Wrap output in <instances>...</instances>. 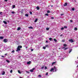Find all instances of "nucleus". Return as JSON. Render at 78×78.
Segmentation results:
<instances>
[{
    "instance_id": "obj_2",
    "label": "nucleus",
    "mask_w": 78,
    "mask_h": 78,
    "mask_svg": "<svg viewBox=\"0 0 78 78\" xmlns=\"http://www.w3.org/2000/svg\"><path fill=\"white\" fill-rule=\"evenodd\" d=\"M3 41L4 42H5V43H7V42H8V41L7 40V39H4V40Z\"/></svg>"
},
{
    "instance_id": "obj_60",
    "label": "nucleus",
    "mask_w": 78,
    "mask_h": 78,
    "mask_svg": "<svg viewBox=\"0 0 78 78\" xmlns=\"http://www.w3.org/2000/svg\"><path fill=\"white\" fill-rule=\"evenodd\" d=\"M74 2H76V0L74 1Z\"/></svg>"
},
{
    "instance_id": "obj_35",
    "label": "nucleus",
    "mask_w": 78,
    "mask_h": 78,
    "mask_svg": "<svg viewBox=\"0 0 78 78\" xmlns=\"http://www.w3.org/2000/svg\"><path fill=\"white\" fill-rule=\"evenodd\" d=\"M18 73L20 74V71L18 70Z\"/></svg>"
},
{
    "instance_id": "obj_8",
    "label": "nucleus",
    "mask_w": 78,
    "mask_h": 78,
    "mask_svg": "<svg viewBox=\"0 0 78 78\" xmlns=\"http://www.w3.org/2000/svg\"><path fill=\"white\" fill-rule=\"evenodd\" d=\"M54 70V68H52L51 69H50V72H51L52 71H53V70Z\"/></svg>"
},
{
    "instance_id": "obj_23",
    "label": "nucleus",
    "mask_w": 78,
    "mask_h": 78,
    "mask_svg": "<svg viewBox=\"0 0 78 78\" xmlns=\"http://www.w3.org/2000/svg\"><path fill=\"white\" fill-rule=\"evenodd\" d=\"M11 13L14 14H15V13L13 11V12H11Z\"/></svg>"
},
{
    "instance_id": "obj_36",
    "label": "nucleus",
    "mask_w": 78,
    "mask_h": 78,
    "mask_svg": "<svg viewBox=\"0 0 78 78\" xmlns=\"http://www.w3.org/2000/svg\"><path fill=\"white\" fill-rule=\"evenodd\" d=\"M45 16H48V14H47V13L45 14Z\"/></svg>"
},
{
    "instance_id": "obj_59",
    "label": "nucleus",
    "mask_w": 78,
    "mask_h": 78,
    "mask_svg": "<svg viewBox=\"0 0 78 78\" xmlns=\"http://www.w3.org/2000/svg\"><path fill=\"white\" fill-rule=\"evenodd\" d=\"M77 67H78V65L77 66Z\"/></svg>"
},
{
    "instance_id": "obj_24",
    "label": "nucleus",
    "mask_w": 78,
    "mask_h": 78,
    "mask_svg": "<svg viewBox=\"0 0 78 78\" xmlns=\"http://www.w3.org/2000/svg\"><path fill=\"white\" fill-rule=\"evenodd\" d=\"M45 68L44 66H42V67H41V69H43L44 68Z\"/></svg>"
},
{
    "instance_id": "obj_34",
    "label": "nucleus",
    "mask_w": 78,
    "mask_h": 78,
    "mask_svg": "<svg viewBox=\"0 0 78 78\" xmlns=\"http://www.w3.org/2000/svg\"><path fill=\"white\" fill-rule=\"evenodd\" d=\"M53 19H54V17H51V19L53 20Z\"/></svg>"
},
{
    "instance_id": "obj_22",
    "label": "nucleus",
    "mask_w": 78,
    "mask_h": 78,
    "mask_svg": "<svg viewBox=\"0 0 78 78\" xmlns=\"http://www.w3.org/2000/svg\"><path fill=\"white\" fill-rule=\"evenodd\" d=\"M45 47V48H47L49 47V46H48V45H46L45 46V47Z\"/></svg>"
},
{
    "instance_id": "obj_40",
    "label": "nucleus",
    "mask_w": 78,
    "mask_h": 78,
    "mask_svg": "<svg viewBox=\"0 0 78 78\" xmlns=\"http://www.w3.org/2000/svg\"><path fill=\"white\" fill-rule=\"evenodd\" d=\"M30 14L32 15V12H30Z\"/></svg>"
},
{
    "instance_id": "obj_32",
    "label": "nucleus",
    "mask_w": 78,
    "mask_h": 78,
    "mask_svg": "<svg viewBox=\"0 0 78 78\" xmlns=\"http://www.w3.org/2000/svg\"><path fill=\"white\" fill-rule=\"evenodd\" d=\"M65 42V40H62V42Z\"/></svg>"
},
{
    "instance_id": "obj_48",
    "label": "nucleus",
    "mask_w": 78,
    "mask_h": 78,
    "mask_svg": "<svg viewBox=\"0 0 78 78\" xmlns=\"http://www.w3.org/2000/svg\"><path fill=\"white\" fill-rule=\"evenodd\" d=\"M53 67L55 69H56V67H55V66H53Z\"/></svg>"
},
{
    "instance_id": "obj_10",
    "label": "nucleus",
    "mask_w": 78,
    "mask_h": 78,
    "mask_svg": "<svg viewBox=\"0 0 78 78\" xmlns=\"http://www.w3.org/2000/svg\"><path fill=\"white\" fill-rule=\"evenodd\" d=\"M28 28H29V29H33V27H28Z\"/></svg>"
},
{
    "instance_id": "obj_47",
    "label": "nucleus",
    "mask_w": 78,
    "mask_h": 78,
    "mask_svg": "<svg viewBox=\"0 0 78 78\" xmlns=\"http://www.w3.org/2000/svg\"><path fill=\"white\" fill-rule=\"evenodd\" d=\"M7 1H8V0H5V2H7Z\"/></svg>"
},
{
    "instance_id": "obj_57",
    "label": "nucleus",
    "mask_w": 78,
    "mask_h": 78,
    "mask_svg": "<svg viewBox=\"0 0 78 78\" xmlns=\"http://www.w3.org/2000/svg\"><path fill=\"white\" fill-rule=\"evenodd\" d=\"M51 7H53V5H51Z\"/></svg>"
},
{
    "instance_id": "obj_52",
    "label": "nucleus",
    "mask_w": 78,
    "mask_h": 78,
    "mask_svg": "<svg viewBox=\"0 0 78 78\" xmlns=\"http://www.w3.org/2000/svg\"><path fill=\"white\" fill-rule=\"evenodd\" d=\"M46 43H48V41H46Z\"/></svg>"
},
{
    "instance_id": "obj_41",
    "label": "nucleus",
    "mask_w": 78,
    "mask_h": 78,
    "mask_svg": "<svg viewBox=\"0 0 78 78\" xmlns=\"http://www.w3.org/2000/svg\"><path fill=\"white\" fill-rule=\"evenodd\" d=\"M46 76H47L48 75V73H46Z\"/></svg>"
},
{
    "instance_id": "obj_28",
    "label": "nucleus",
    "mask_w": 78,
    "mask_h": 78,
    "mask_svg": "<svg viewBox=\"0 0 78 78\" xmlns=\"http://www.w3.org/2000/svg\"><path fill=\"white\" fill-rule=\"evenodd\" d=\"M12 71H13L12 70H11L10 71V73H12Z\"/></svg>"
},
{
    "instance_id": "obj_12",
    "label": "nucleus",
    "mask_w": 78,
    "mask_h": 78,
    "mask_svg": "<svg viewBox=\"0 0 78 78\" xmlns=\"http://www.w3.org/2000/svg\"><path fill=\"white\" fill-rule=\"evenodd\" d=\"M3 38H4V37H2V36L0 37V39H2Z\"/></svg>"
},
{
    "instance_id": "obj_14",
    "label": "nucleus",
    "mask_w": 78,
    "mask_h": 78,
    "mask_svg": "<svg viewBox=\"0 0 78 78\" xmlns=\"http://www.w3.org/2000/svg\"><path fill=\"white\" fill-rule=\"evenodd\" d=\"M39 9H40V7H37V10H39Z\"/></svg>"
},
{
    "instance_id": "obj_6",
    "label": "nucleus",
    "mask_w": 78,
    "mask_h": 78,
    "mask_svg": "<svg viewBox=\"0 0 78 78\" xmlns=\"http://www.w3.org/2000/svg\"><path fill=\"white\" fill-rule=\"evenodd\" d=\"M31 63V62L29 61L27 62V64H28V65L30 64Z\"/></svg>"
},
{
    "instance_id": "obj_30",
    "label": "nucleus",
    "mask_w": 78,
    "mask_h": 78,
    "mask_svg": "<svg viewBox=\"0 0 78 78\" xmlns=\"http://www.w3.org/2000/svg\"><path fill=\"white\" fill-rule=\"evenodd\" d=\"M25 16L28 17V14H25Z\"/></svg>"
},
{
    "instance_id": "obj_7",
    "label": "nucleus",
    "mask_w": 78,
    "mask_h": 78,
    "mask_svg": "<svg viewBox=\"0 0 78 78\" xmlns=\"http://www.w3.org/2000/svg\"><path fill=\"white\" fill-rule=\"evenodd\" d=\"M67 3H65V4L63 5V6H67Z\"/></svg>"
},
{
    "instance_id": "obj_58",
    "label": "nucleus",
    "mask_w": 78,
    "mask_h": 78,
    "mask_svg": "<svg viewBox=\"0 0 78 78\" xmlns=\"http://www.w3.org/2000/svg\"><path fill=\"white\" fill-rule=\"evenodd\" d=\"M20 78H22L21 77H20Z\"/></svg>"
},
{
    "instance_id": "obj_50",
    "label": "nucleus",
    "mask_w": 78,
    "mask_h": 78,
    "mask_svg": "<svg viewBox=\"0 0 78 78\" xmlns=\"http://www.w3.org/2000/svg\"><path fill=\"white\" fill-rule=\"evenodd\" d=\"M26 72H27V73H29V72H27V71H26Z\"/></svg>"
},
{
    "instance_id": "obj_53",
    "label": "nucleus",
    "mask_w": 78,
    "mask_h": 78,
    "mask_svg": "<svg viewBox=\"0 0 78 78\" xmlns=\"http://www.w3.org/2000/svg\"><path fill=\"white\" fill-rule=\"evenodd\" d=\"M7 55V53L5 54V55Z\"/></svg>"
},
{
    "instance_id": "obj_31",
    "label": "nucleus",
    "mask_w": 78,
    "mask_h": 78,
    "mask_svg": "<svg viewBox=\"0 0 78 78\" xmlns=\"http://www.w3.org/2000/svg\"><path fill=\"white\" fill-rule=\"evenodd\" d=\"M46 48H47V47H43V49H46Z\"/></svg>"
},
{
    "instance_id": "obj_4",
    "label": "nucleus",
    "mask_w": 78,
    "mask_h": 78,
    "mask_svg": "<svg viewBox=\"0 0 78 78\" xmlns=\"http://www.w3.org/2000/svg\"><path fill=\"white\" fill-rule=\"evenodd\" d=\"M62 49H64V50H66L68 49V48H65V47H62Z\"/></svg>"
},
{
    "instance_id": "obj_43",
    "label": "nucleus",
    "mask_w": 78,
    "mask_h": 78,
    "mask_svg": "<svg viewBox=\"0 0 78 78\" xmlns=\"http://www.w3.org/2000/svg\"><path fill=\"white\" fill-rule=\"evenodd\" d=\"M2 12H0V15H2Z\"/></svg>"
},
{
    "instance_id": "obj_1",
    "label": "nucleus",
    "mask_w": 78,
    "mask_h": 78,
    "mask_svg": "<svg viewBox=\"0 0 78 78\" xmlns=\"http://www.w3.org/2000/svg\"><path fill=\"white\" fill-rule=\"evenodd\" d=\"M22 48V46L20 45H18V48H17V50H16V51L18 52V51H20V49Z\"/></svg>"
},
{
    "instance_id": "obj_9",
    "label": "nucleus",
    "mask_w": 78,
    "mask_h": 78,
    "mask_svg": "<svg viewBox=\"0 0 78 78\" xmlns=\"http://www.w3.org/2000/svg\"><path fill=\"white\" fill-rule=\"evenodd\" d=\"M3 23H4L5 24V25L7 24V22H6V21H3Z\"/></svg>"
},
{
    "instance_id": "obj_3",
    "label": "nucleus",
    "mask_w": 78,
    "mask_h": 78,
    "mask_svg": "<svg viewBox=\"0 0 78 78\" xmlns=\"http://www.w3.org/2000/svg\"><path fill=\"white\" fill-rule=\"evenodd\" d=\"M69 42H70V43H73L74 41H73V40L72 39H70L69 40Z\"/></svg>"
},
{
    "instance_id": "obj_13",
    "label": "nucleus",
    "mask_w": 78,
    "mask_h": 78,
    "mask_svg": "<svg viewBox=\"0 0 78 78\" xmlns=\"http://www.w3.org/2000/svg\"><path fill=\"white\" fill-rule=\"evenodd\" d=\"M38 20V19H35V20L34 21V23H36V22H37V20Z\"/></svg>"
},
{
    "instance_id": "obj_55",
    "label": "nucleus",
    "mask_w": 78,
    "mask_h": 78,
    "mask_svg": "<svg viewBox=\"0 0 78 78\" xmlns=\"http://www.w3.org/2000/svg\"><path fill=\"white\" fill-rule=\"evenodd\" d=\"M62 36V34H61V35H60V36Z\"/></svg>"
},
{
    "instance_id": "obj_16",
    "label": "nucleus",
    "mask_w": 78,
    "mask_h": 78,
    "mask_svg": "<svg viewBox=\"0 0 78 78\" xmlns=\"http://www.w3.org/2000/svg\"><path fill=\"white\" fill-rule=\"evenodd\" d=\"M63 46H64V47H66L67 46V45H66V44H63Z\"/></svg>"
},
{
    "instance_id": "obj_62",
    "label": "nucleus",
    "mask_w": 78,
    "mask_h": 78,
    "mask_svg": "<svg viewBox=\"0 0 78 78\" xmlns=\"http://www.w3.org/2000/svg\"><path fill=\"white\" fill-rule=\"evenodd\" d=\"M56 71H55V72H56Z\"/></svg>"
},
{
    "instance_id": "obj_5",
    "label": "nucleus",
    "mask_w": 78,
    "mask_h": 78,
    "mask_svg": "<svg viewBox=\"0 0 78 78\" xmlns=\"http://www.w3.org/2000/svg\"><path fill=\"white\" fill-rule=\"evenodd\" d=\"M35 69V68H33L32 69H30V71L31 72H34V70Z\"/></svg>"
},
{
    "instance_id": "obj_39",
    "label": "nucleus",
    "mask_w": 78,
    "mask_h": 78,
    "mask_svg": "<svg viewBox=\"0 0 78 78\" xmlns=\"http://www.w3.org/2000/svg\"><path fill=\"white\" fill-rule=\"evenodd\" d=\"M14 50L12 51H11V53H14Z\"/></svg>"
},
{
    "instance_id": "obj_21",
    "label": "nucleus",
    "mask_w": 78,
    "mask_h": 78,
    "mask_svg": "<svg viewBox=\"0 0 78 78\" xmlns=\"http://www.w3.org/2000/svg\"><path fill=\"white\" fill-rule=\"evenodd\" d=\"M55 63H56V62H53V63H52V65H53L54 64H55Z\"/></svg>"
},
{
    "instance_id": "obj_42",
    "label": "nucleus",
    "mask_w": 78,
    "mask_h": 78,
    "mask_svg": "<svg viewBox=\"0 0 78 78\" xmlns=\"http://www.w3.org/2000/svg\"><path fill=\"white\" fill-rule=\"evenodd\" d=\"M38 76L40 77H41V75H38Z\"/></svg>"
},
{
    "instance_id": "obj_25",
    "label": "nucleus",
    "mask_w": 78,
    "mask_h": 78,
    "mask_svg": "<svg viewBox=\"0 0 78 78\" xmlns=\"http://www.w3.org/2000/svg\"><path fill=\"white\" fill-rule=\"evenodd\" d=\"M49 40L50 41H51L52 40V38H49Z\"/></svg>"
},
{
    "instance_id": "obj_11",
    "label": "nucleus",
    "mask_w": 78,
    "mask_h": 78,
    "mask_svg": "<svg viewBox=\"0 0 78 78\" xmlns=\"http://www.w3.org/2000/svg\"><path fill=\"white\" fill-rule=\"evenodd\" d=\"M53 41H54L55 42H57V40L56 39H53Z\"/></svg>"
},
{
    "instance_id": "obj_61",
    "label": "nucleus",
    "mask_w": 78,
    "mask_h": 78,
    "mask_svg": "<svg viewBox=\"0 0 78 78\" xmlns=\"http://www.w3.org/2000/svg\"><path fill=\"white\" fill-rule=\"evenodd\" d=\"M77 58L78 59V57Z\"/></svg>"
},
{
    "instance_id": "obj_38",
    "label": "nucleus",
    "mask_w": 78,
    "mask_h": 78,
    "mask_svg": "<svg viewBox=\"0 0 78 78\" xmlns=\"http://www.w3.org/2000/svg\"><path fill=\"white\" fill-rule=\"evenodd\" d=\"M74 9H74V8H72V11H74Z\"/></svg>"
},
{
    "instance_id": "obj_49",
    "label": "nucleus",
    "mask_w": 78,
    "mask_h": 78,
    "mask_svg": "<svg viewBox=\"0 0 78 78\" xmlns=\"http://www.w3.org/2000/svg\"><path fill=\"white\" fill-rule=\"evenodd\" d=\"M23 13V12L22 11L21 12V14Z\"/></svg>"
},
{
    "instance_id": "obj_19",
    "label": "nucleus",
    "mask_w": 78,
    "mask_h": 78,
    "mask_svg": "<svg viewBox=\"0 0 78 78\" xmlns=\"http://www.w3.org/2000/svg\"><path fill=\"white\" fill-rule=\"evenodd\" d=\"M15 7V5H14L12 6V8L14 9Z\"/></svg>"
},
{
    "instance_id": "obj_26",
    "label": "nucleus",
    "mask_w": 78,
    "mask_h": 78,
    "mask_svg": "<svg viewBox=\"0 0 78 78\" xmlns=\"http://www.w3.org/2000/svg\"><path fill=\"white\" fill-rule=\"evenodd\" d=\"M63 28H65V29H66V28H67V27H66V26H64Z\"/></svg>"
},
{
    "instance_id": "obj_51",
    "label": "nucleus",
    "mask_w": 78,
    "mask_h": 78,
    "mask_svg": "<svg viewBox=\"0 0 78 78\" xmlns=\"http://www.w3.org/2000/svg\"><path fill=\"white\" fill-rule=\"evenodd\" d=\"M62 15H63V14H61V16H62Z\"/></svg>"
},
{
    "instance_id": "obj_29",
    "label": "nucleus",
    "mask_w": 78,
    "mask_h": 78,
    "mask_svg": "<svg viewBox=\"0 0 78 78\" xmlns=\"http://www.w3.org/2000/svg\"><path fill=\"white\" fill-rule=\"evenodd\" d=\"M47 13H50V11L48 10V11H47Z\"/></svg>"
},
{
    "instance_id": "obj_18",
    "label": "nucleus",
    "mask_w": 78,
    "mask_h": 78,
    "mask_svg": "<svg viewBox=\"0 0 78 78\" xmlns=\"http://www.w3.org/2000/svg\"><path fill=\"white\" fill-rule=\"evenodd\" d=\"M74 30H75L76 31L77 30V29L76 27H75V28H74Z\"/></svg>"
},
{
    "instance_id": "obj_17",
    "label": "nucleus",
    "mask_w": 78,
    "mask_h": 78,
    "mask_svg": "<svg viewBox=\"0 0 78 78\" xmlns=\"http://www.w3.org/2000/svg\"><path fill=\"white\" fill-rule=\"evenodd\" d=\"M20 30V27H18V29L17 30Z\"/></svg>"
},
{
    "instance_id": "obj_56",
    "label": "nucleus",
    "mask_w": 78,
    "mask_h": 78,
    "mask_svg": "<svg viewBox=\"0 0 78 78\" xmlns=\"http://www.w3.org/2000/svg\"><path fill=\"white\" fill-rule=\"evenodd\" d=\"M59 7V6H56V7Z\"/></svg>"
},
{
    "instance_id": "obj_15",
    "label": "nucleus",
    "mask_w": 78,
    "mask_h": 78,
    "mask_svg": "<svg viewBox=\"0 0 78 78\" xmlns=\"http://www.w3.org/2000/svg\"><path fill=\"white\" fill-rule=\"evenodd\" d=\"M5 71L3 72V73H2V75H5Z\"/></svg>"
},
{
    "instance_id": "obj_37",
    "label": "nucleus",
    "mask_w": 78,
    "mask_h": 78,
    "mask_svg": "<svg viewBox=\"0 0 78 78\" xmlns=\"http://www.w3.org/2000/svg\"><path fill=\"white\" fill-rule=\"evenodd\" d=\"M49 30V28H46V30Z\"/></svg>"
},
{
    "instance_id": "obj_54",
    "label": "nucleus",
    "mask_w": 78,
    "mask_h": 78,
    "mask_svg": "<svg viewBox=\"0 0 78 78\" xmlns=\"http://www.w3.org/2000/svg\"><path fill=\"white\" fill-rule=\"evenodd\" d=\"M2 57L4 58V56L3 55H2Z\"/></svg>"
},
{
    "instance_id": "obj_45",
    "label": "nucleus",
    "mask_w": 78,
    "mask_h": 78,
    "mask_svg": "<svg viewBox=\"0 0 78 78\" xmlns=\"http://www.w3.org/2000/svg\"><path fill=\"white\" fill-rule=\"evenodd\" d=\"M73 21L72 20H70V22H73Z\"/></svg>"
},
{
    "instance_id": "obj_33",
    "label": "nucleus",
    "mask_w": 78,
    "mask_h": 78,
    "mask_svg": "<svg viewBox=\"0 0 78 78\" xmlns=\"http://www.w3.org/2000/svg\"><path fill=\"white\" fill-rule=\"evenodd\" d=\"M71 52H72V49H70L69 51V53H70Z\"/></svg>"
},
{
    "instance_id": "obj_46",
    "label": "nucleus",
    "mask_w": 78,
    "mask_h": 78,
    "mask_svg": "<svg viewBox=\"0 0 78 78\" xmlns=\"http://www.w3.org/2000/svg\"><path fill=\"white\" fill-rule=\"evenodd\" d=\"M47 69V68L46 67H45V69Z\"/></svg>"
},
{
    "instance_id": "obj_20",
    "label": "nucleus",
    "mask_w": 78,
    "mask_h": 78,
    "mask_svg": "<svg viewBox=\"0 0 78 78\" xmlns=\"http://www.w3.org/2000/svg\"><path fill=\"white\" fill-rule=\"evenodd\" d=\"M64 28H63V27H62L61 28V29H60V30H64Z\"/></svg>"
},
{
    "instance_id": "obj_44",
    "label": "nucleus",
    "mask_w": 78,
    "mask_h": 78,
    "mask_svg": "<svg viewBox=\"0 0 78 78\" xmlns=\"http://www.w3.org/2000/svg\"><path fill=\"white\" fill-rule=\"evenodd\" d=\"M31 51H34V49H31Z\"/></svg>"
},
{
    "instance_id": "obj_27",
    "label": "nucleus",
    "mask_w": 78,
    "mask_h": 78,
    "mask_svg": "<svg viewBox=\"0 0 78 78\" xmlns=\"http://www.w3.org/2000/svg\"><path fill=\"white\" fill-rule=\"evenodd\" d=\"M6 62L8 63H9L10 62L8 60H6Z\"/></svg>"
}]
</instances>
